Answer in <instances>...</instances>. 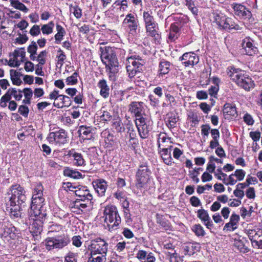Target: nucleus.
Masks as SVG:
<instances>
[{"label": "nucleus", "mask_w": 262, "mask_h": 262, "mask_svg": "<svg viewBox=\"0 0 262 262\" xmlns=\"http://www.w3.org/2000/svg\"><path fill=\"white\" fill-rule=\"evenodd\" d=\"M71 10L73 11V13L77 18H80L81 17L82 10L77 5L72 7Z\"/></svg>", "instance_id": "nucleus-54"}, {"label": "nucleus", "mask_w": 262, "mask_h": 262, "mask_svg": "<svg viewBox=\"0 0 262 262\" xmlns=\"http://www.w3.org/2000/svg\"><path fill=\"white\" fill-rule=\"evenodd\" d=\"M101 59L105 65L106 68L109 69V78L115 81V75L118 72V61L115 51V49L110 47L100 48Z\"/></svg>", "instance_id": "nucleus-2"}, {"label": "nucleus", "mask_w": 262, "mask_h": 262, "mask_svg": "<svg viewBox=\"0 0 262 262\" xmlns=\"http://www.w3.org/2000/svg\"><path fill=\"white\" fill-rule=\"evenodd\" d=\"M56 27L57 33L55 35V42L56 43H59L66 34V31L59 24H56Z\"/></svg>", "instance_id": "nucleus-38"}, {"label": "nucleus", "mask_w": 262, "mask_h": 262, "mask_svg": "<svg viewBox=\"0 0 262 262\" xmlns=\"http://www.w3.org/2000/svg\"><path fill=\"white\" fill-rule=\"evenodd\" d=\"M13 54L17 58L20 57V61L24 62L26 55V52L24 48H20L18 50H15Z\"/></svg>", "instance_id": "nucleus-47"}, {"label": "nucleus", "mask_w": 262, "mask_h": 262, "mask_svg": "<svg viewBox=\"0 0 262 262\" xmlns=\"http://www.w3.org/2000/svg\"><path fill=\"white\" fill-rule=\"evenodd\" d=\"M100 255V256H98L96 257H94L95 255H91L88 262H105L106 261V254Z\"/></svg>", "instance_id": "nucleus-43"}, {"label": "nucleus", "mask_w": 262, "mask_h": 262, "mask_svg": "<svg viewBox=\"0 0 262 262\" xmlns=\"http://www.w3.org/2000/svg\"><path fill=\"white\" fill-rule=\"evenodd\" d=\"M192 230L198 236H204L205 234L203 227L200 224L194 225L192 227Z\"/></svg>", "instance_id": "nucleus-44"}, {"label": "nucleus", "mask_w": 262, "mask_h": 262, "mask_svg": "<svg viewBox=\"0 0 262 262\" xmlns=\"http://www.w3.org/2000/svg\"><path fill=\"white\" fill-rule=\"evenodd\" d=\"M104 222L109 228L113 230L121 223V217L118 214L117 208L115 206H106L104 210Z\"/></svg>", "instance_id": "nucleus-5"}, {"label": "nucleus", "mask_w": 262, "mask_h": 262, "mask_svg": "<svg viewBox=\"0 0 262 262\" xmlns=\"http://www.w3.org/2000/svg\"><path fill=\"white\" fill-rule=\"evenodd\" d=\"M150 171L148 166L144 164L140 165L136 174V186L139 188L144 187L149 180Z\"/></svg>", "instance_id": "nucleus-7"}, {"label": "nucleus", "mask_w": 262, "mask_h": 262, "mask_svg": "<svg viewBox=\"0 0 262 262\" xmlns=\"http://www.w3.org/2000/svg\"><path fill=\"white\" fill-rule=\"evenodd\" d=\"M145 26V29L146 31V33L148 36H151L154 37L155 39H158L160 38V35L158 33V24L154 25H146Z\"/></svg>", "instance_id": "nucleus-30"}, {"label": "nucleus", "mask_w": 262, "mask_h": 262, "mask_svg": "<svg viewBox=\"0 0 262 262\" xmlns=\"http://www.w3.org/2000/svg\"><path fill=\"white\" fill-rule=\"evenodd\" d=\"M219 90V85L215 84L211 85V87L208 89L209 94L214 98L216 97L217 92Z\"/></svg>", "instance_id": "nucleus-52"}, {"label": "nucleus", "mask_w": 262, "mask_h": 262, "mask_svg": "<svg viewBox=\"0 0 262 262\" xmlns=\"http://www.w3.org/2000/svg\"><path fill=\"white\" fill-rule=\"evenodd\" d=\"M246 243L249 244L248 241L244 238H243L241 239L235 240L234 246L239 250L240 252L246 253L250 251V249L246 245Z\"/></svg>", "instance_id": "nucleus-29"}, {"label": "nucleus", "mask_w": 262, "mask_h": 262, "mask_svg": "<svg viewBox=\"0 0 262 262\" xmlns=\"http://www.w3.org/2000/svg\"><path fill=\"white\" fill-rule=\"evenodd\" d=\"M78 73L74 72L72 76H69L66 79V83L68 85H74L77 82Z\"/></svg>", "instance_id": "nucleus-46"}, {"label": "nucleus", "mask_w": 262, "mask_h": 262, "mask_svg": "<svg viewBox=\"0 0 262 262\" xmlns=\"http://www.w3.org/2000/svg\"><path fill=\"white\" fill-rule=\"evenodd\" d=\"M232 6L235 15L245 18H249L251 17V12L244 6L234 3L232 4Z\"/></svg>", "instance_id": "nucleus-20"}, {"label": "nucleus", "mask_w": 262, "mask_h": 262, "mask_svg": "<svg viewBox=\"0 0 262 262\" xmlns=\"http://www.w3.org/2000/svg\"><path fill=\"white\" fill-rule=\"evenodd\" d=\"M48 52L46 50L42 51L37 56V60L40 64H45L46 63L45 57L47 56Z\"/></svg>", "instance_id": "nucleus-50"}, {"label": "nucleus", "mask_w": 262, "mask_h": 262, "mask_svg": "<svg viewBox=\"0 0 262 262\" xmlns=\"http://www.w3.org/2000/svg\"><path fill=\"white\" fill-rule=\"evenodd\" d=\"M37 48L38 47L36 42L33 41H32L31 44L28 46L27 51L30 54H37L36 51Z\"/></svg>", "instance_id": "nucleus-55"}, {"label": "nucleus", "mask_w": 262, "mask_h": 262, "mask_svg": "<svg viewBox=\"0 0 262 262\" xmlns=\"http://www.w3.org/2000/svg\"><path fill=\"white\" fill-rule=\"evenodd\" d=\"M170 140V138H168L166 137V135L164 133H160L158 135V148L160 149V141H161L162 142L165 143L166 142H169Z\"/></svg>", "instance_id": "nucleus-49"}, {"label": "nucleus", "mask_w": 262, "mask_h": 262, "mask_svg": "<svg viewBox=\"0 0 262 262\" xmlns=\"http://www.w3.org/2000/svg\"><path fill=\"white\" fill-rule=\"evenodd\" d=\"M25 33L23 34H19V36L15 39L16 42L18 44H23L28 40V37L26 34L27 31H25Z\"/></svg>", "instance_id": "nucleus-51"}, {"label": "nucleus", "mask_w": 262, "mask_h": 262, "mask_svg": "<svg viewBox=\"0 0 262 262\" xmlns=\"http://www.w3.org/2000/svg\"><path fill=\"white\" fill-rule=\"evenodd\" d=\"M143 18L145 26L152 24L155 26V24H157L151 10L144 11L143 13Z\"/></svg>", "instance_id": "nucleus-31"}, {"label": "nucleus", "mask_w": 262, "mask_h": 262, "mask_svg": "<svg viewBox=\"0 0 262 262\" xmlns=\"http://www.w3.org/2000/svg\"><path fill=\"white\" fill-rule=\"evenodd\" d=\"M243 49H244L245 53L249 56L253 55L258 51L254 41L250 37L245 38L242 43Z\"/></svg>", "instance_id": "nucleus-15"}, {"label": "nucleus", "mask_w": 262, "mask_h": 262, "mask_svg": "<svg viewBox=\"0 0 262 262\" xmlns=\"http://www.w3.org/2000/svg\"><path fill=\"white\" fill-rule=\"evenodd\" d=\"M141 262H155L156 257L152 252L147 253L143 250L138 251L136 256Z\"/></svg>", "instance_id": "nucleus-21"}, {"label": "nucleus", "mask_w": 262, "mask_h": 262, "mask_svg": "<svg viewBox=\"0 0 262 262\" xmlns=\"http://www.w3.org/2000/svg\"><path fill=\"white\" fill-rule=\"evenodd\" d=\"M137 128L139 135L142 138L145 139L148 137L149 132V128L148 124L138 126Z\"/></svg>", "instance_id": "nucleus-40"}, {"label": "nucleus", "mask_w": 262, "mask_h": 262, "mask_svg": "<svg viewBox=\"0 0 262 262\" xmlns=\"http://www.w3.org/2000/svg\"><path fill=\"white\" fill-rule=\"evenodd\" d=\"M171 63L169 61L163 60L159 64V72L160 75H165L169 73Z\"/></svg>", "instance_id": "nucleus-34"}, {"label": "nucleus", "mask_w": 262, "mask_h": 262, "mask_svg": "<svg viewBox=\"0 0 262 262\" xmlns=\"http://www.w3.org/2000/svg\"><path fill=\"white\" fill-rule=\"evenodd\" d=\"M22 93L23 92L21 91H17L15 88L9 89L1 99V106L3 107H6L7 106V103L10 101L12 96L14 97L16 100H20L23 96Z\"/></svg>", "instance_id": "nucleus-10"}, {"label": "nucleus", "mask_w": 262, "mask_h": 262, "mask_svg": "<svg viewBox=\"0 0 262 262\" xmlns=\"http://www.w3.org/2000/svg\"><path fill=\"white\" fill-rule=\"evenodd\" d=\"M136 125L137 127L141 126L149 123V121H147V119L143 117V116H136Z\"/></svg>", "instance_id": "nucleus-45"}, {"label": "nucleus", "mask_w": 262, "mask_h": 262, "mask_svg": "<svg viewBox=\"0 0 262 262\" xmlns=\"http://www.w3.org/2000/svg\"><path fill=\"white\" fill-rule=\"evenodd\" d=\"M7 210H8L10 208V214L11 217L18 218L21 216V210H22V207L24 206L23 204L20 205L19 203H16V202L12 203V201H9L7 204Z\"/></svg>", "instance_id": "nucleus-19"}, {"label": "nucleus", "mask_w": 262, "mask_h": 262, "mask_svg": "<svg viewBox=\"0 0 262 262\" xmlns=\"http://www.w3.org/2000/svg\"><path fill=\"white\" fill-rule=\"evenodd\" d=\"M143 110V102H134L129 105V111L130 113L134 114V115H144Z\"/></svg>", "instance_id": "nucleus-25"}, {"label": "nucleus", "mask_w": 262, "mask_h": 262, "mask_svg": "<svg viewBox=\"0 0 262 262\" xmlns=\"http://www.w3.org/2000/svg\"><path fill=\"white\" fill-rule=\"evenodd\" d=\"M65 176L71 177L75 179H78L82 178V174L78 171L73 170L69 167L66 168L63 171Z\"/></svg>", "instance_id": "nucleus-33"}, {"label": "nucleus", "mask_w": 262, "mask_h": 262, "mask_svg": "<svg viewBox=\"0 0 262 262\" xmlns=\"http://www.w3.org/2000/svg\"><path fill=\"white\" fill-rule=\"evenodd\" d=\"M245 174V172L243 169H236L233 174L238 181H242L244 179Z\"/></svg>", "instance_id": "nucleus-56"}, {"label": "nucleus", "mask_w": 262, "mask_h": 262, "mask_svg": "<svg viewBox=\"0 0 262 262\" xmlns=\"http://www.w3.org/2000/svg\"><path fill=\"white\" fill-rule=\"evenodd\" d=\"M227 74L239 86L246 91H249L251 88L254 87L253 81L248 75L246 74L244 71L230 67L228 69Z\"/></svg>", "instance_id": "nucleus-4"}, {"label": "nucleus", "mask_w": 262, "mask_h": 262, "mask_svg": "<svg viewBox=\"0 0 262 262\" xmlns=\"http://www.w3.org/2000/svg\"><path fill=\"white\" fill-rule=\"evenodd\" d=\"M214 21L221 28L225 30H231L232 19L227 17L223 13H214Z\"/></svg>", "instance_id": "nucleus-12"}, {"label": "nucleus", "mask_w": 262, "mask_h": 262, "mask_svg": "<svg viewBox=\"0 0 262 262\" xmlns=\"http://www.w3.org/2000/svg\"><path fill=\"white\" fill-rule=\"evenodd\" d=\"M157 223L160 225L164 230H168L170 228V225L169 223L163 219L162 216L158 214H157Z\"/></svg>", "instance_id": "nucleus-39"}, {"label": "nucleus", "mask_w": 262, "mask_h": 262, "mask_svg": "<svg viewBox=\"0 0 262 262\" xmlns=\"http://www.w3.org/2000/svg\"><path fill=\"white\" fill-rule=\"evenodd\" d=\"M127 61L129 64L126 66V69L128 72H130L129 73L130 77L134 76L137 72H139L142 70L141 67L145 63L144 61L134 60V58L132 57H128Z\"/></svg>", "instance_id": "nucleus-13"}, {"label": "nucleus", "mask_w": 262, "mask_h": 262, "mask_svg": "<svg viewBox=\"0 0 262 262\" xmlns=\"http://www.w3.org/2000/svg\"><path fill=\"white\" fill-rule=\"evenodd\" d=\"M223 112L224 115L237 114L235 105L229 103H227L224 105Z\"/></svg>", "instance_id": "nucleus-35"}, {"label": "nucleus", "mask_w": 262, "mask_h": 262, "mask_svg": "<svg viewBox=\"0 0 262 262\" xmlns=\"http://www.w3.org/2000/svg\"><path fill=\"white\" fill-rule=\"evenodd\" d=\"M253 247L262 249V230H249L247 232Z\"/></svg>", "instance_id": "nucleus-11"}, {"label": "nucleus", "mask_w": 262, "mask_h": 262, "mask_svg": "<svg viewBox=\"0 0 262 262\" xmlns=\"http://www.w3.org/2000/svg\"><path fill=\"white\" fill-rule=\"evenodd\" d=\"M78 199L79 200L82 202H92L93 199V196L91 193H90V191L88 192V193H85V195H83L82 196H80Z\"/></svg>", "instance_id": "nucleus-59"}, {"label": "nucleus", "mask_w": 262, "mask_h": 262, "mask_svg": "<svg viewBox=\"0 0 262 262\" xmlns=\"http://www.w3.org/2000/svg\"><path fill=\"white\" fill-rule=\"evenodd\" d=\"M10 191L11 196L9 198V201H12V203L16 202V203H19L20 205L25 203L26 201V191L20 185L16 184L12 186Z\"/></svg>", "instance_id": "nucleus-8"}, {"label": "nucleus", "mask_w": 262, "mask_h": 262, "mask_svg": "<svg viewBox=\"0 0 262 262\" xmlns=\"http://www.w3.org/2000/svg\"><path fill=\"white\" fill-rule=\"evenodd\" d=\"M195 246L193 245H187L184 247V252L185 255H192L194 253V249Z\"/></svg>", "instance_id": "nucleus-58"}, {"label": "nucleus", "mask_w": 262, "mask_h": 262, "mask_svg": "<svg viewBox=\"0 0 262 262\" xmlns=\"http://www.w3.org/2000/svg\"><path fill=\"white\" fill-rule=\"evenodd\" d=\"M78 134L80 138L83 140H89L92 137V133L90 127L80 126L78 130Z\"/></svg>", "instance_id": "nucleus-27"}, {"label": "nucleus", "mask_w": 262, "mask_h": 262, "mask_svg": "<svg viewBox=\"0 0 262 262\" xmlns=\"http://www.w3.org/2000/svg\"><path fill=\"white\" fill-rule=\"evenodd\" d=\"M239 221V216L234 213H232L230 218L229 222L226 223L224 227V231H234L237 229V225Z\"/></svg>", "instance_id": "nucleus-23"}, {"label": "nucleus", "mask_w": 262, "mask_h": 262, "mask_svg": "<svg viewBox=\"0 0 262 262\" xmlns=\"http://www.w3.org/2000/svg\"><path fill=\"white\" fill-rule=\"evenodd\" d=\"M89 191V190L86 189L85 187L81 186L78 189L74 190L75 193L78 197H80V196H82L83 195H85V193H88Z\"/></svg>", "instance_id": "nucleus-53"}, {"label": "nucleus", "mask_w": 262, "mask_h": 262, "mask_svg": "<svg viewBox=\"0 0 262 262\" xmlns=\"http://www.w3.org/2000/svg\"><path fill=\"white\" fill-rule=\"evenodd\" d=\"M21 62H22L20 60H18V58L13 54V57L10 58L8 64L11 67H17Z\"/></svg>", "instance_id": "nucleus-48"}, {"label": "nucleus", "mask_w": 262, "mask_h": 262, "mask_svg": "<svg viewBox=\"0 0 262 262\" xmlns=\"http://www.w3.org/2000/svg\"><path fill=\"white\" fill-rule=\"evenodd\" d=\"M61 229L62 227L60 225H53L51 227V230L49 231V233L57 231L59 234L54 237H49L46 239L45 246L48 250H51L54 248H62L70 243L69 237L62 233Z\"/></svg>", "instance_id": "nucleus-3"}, {"label": "nucleus", "mask_w": 262, "mask_h": 262, "mask_svg": "<svg viewBox=\"0 0 262 262\" xmlns=\"http://www.w3.org/2000/svg\"><path fill=\"white\" fill-rule=\"evenodd\" d=\"M81 236L79 235L74 236L72 238L73 245L76 246V247H80L82 244V242L81 241Z\"/></svg>", "instance_id": "nucleus-60"}, {"label": "nucleus", "mask_w": 262, "mask_h": 262, "mask_svg": "<svg viewBox=\"0 0 262 262\" xmlns=\"http://www.w3.org/2000/svg\"><path fill=\"white\" fill-rule=\"evenodd\" d=\"M88 250L91 252V255L106 254L108 251V244L103 239L97 238L91 242L88 246Z\"/></svg>", "instance_id": "nucleus-6"}, {"label": "nucleus", "mask_w": 262, "mask_h": 262, "mask_svg": "<svg viewBox=\"0 0 262 262\" xmlns=\"http://www.w3.org/2000/svg\"><path fill=\"white\" fill-rule=\"evenodd\" d=\"M49 98L54 99V105L60 108L63 107V103H65V99H69V97L63 95H59V91L54 90L50 94Z\"/></svg>", "instance_id": "nucleus-18"}, {"label": "nucleus", "mask_w": 262, "mask_h": 262, "mask_svg": "<svg viewBox=\"0 0 262 262\" xmlns=\"http://www.w3.org/2000/svg\"><path fill=\"white\" fill-rule=\"evenodd\" d=\"M246 194L247 197L250 199H253L255 197V190L253 187L249 188L246 192Z\"/></svg>", "instance_id": "nucleus-61"}, {"label": "nucleus", "mask_w": 262, "mask_h": 262, "mask_svg": "<svg viewBox=\"0 0 262 262\" xmlns=\"http://www.w3.org/2000/svg\"><path fill=\"white\" fill-rule=\"evenodd\" d=\"M123 24L126 25L130 32L136 33L138 26V21L132 13L128 14L123 21Z\"/></svg>", "instance_id": "nucleus-17"}, {"label": "nucleus", "mask_w": 262, "mask_h": 262, "mask_svg": "<svg viewBox=\"0 0 262 262\" xmlns=\"http://www.w3.org/2000/svg\"><path fill=\"white\" fill-rule=\"evenodd\" d=\"M180 61H183V64L185 67L193 66L196 64L199 61V57L194 52L184 53L179 58Z\"/></svg>", "instance_id": "nucleus-14"}, {"label": "nucleus", "mask_w": 262, "mask_h": 262, "mask_svg": "<svg viewBox=\"0 0 262 262\" xmlns=\"http://www.w3.org/2000/svg\"><path fill=\"white\" fill-rule=\"evenodd\" d=\"M67 133L63 129L51 132L48 137L50 143L59 145L66 143L67 142Z\"/></svg>", "instance_id": "nucleus-9"}, {"label": "nucleus", "mask_w": 262, "mask_h": 262, "mask_svg": "<svg viewBox=\"0 0 262 262\" xmlns=\"http://www.w3.org/2000/svg\"><path fill=\"white\" fill-rule=\"evenodd\" d=\"M94 183V187L99 194L101 196L104 195L107 186L106 182L103 179H99Z\"/></svg>", "instance_id": "nucleus-26"}, {"label": "nucleus", "mask_w": 262, "mask_h": 262, "mask_svg": "<svg viewBox=\"0 0 262 262\" xmlns=\"http://www.w3.org/2000/svg\"><path fill=\"white\" fill-rule=\"evenodd\" d=\"M54 26L53 21H50L48 24L42 25L41 30L44 34H50L52 33Z\"/></svg>", "instance_id": "nucleus-41"}, {"label": "nucleus", "mask_w": 262, "mask_h": 262, "mask_svg": "<svg viewBox=\"0 0 262 262\" xmlns=\"http://www.w3.org/2000/svg\"><path fill=\"white\" fill-rule=\"evenodd\" d=\"M40 33V29L38 25H34L29 31V33L32 36H36Z\"/></svg>", "instance_id": "nucleus-57"}, {"label": "nucleus", "mask_w": 262, "mask_h": 262, "mask_svg": "<svg viewBox=\"0 0 262 262\" xmlns=\"http://www.w3.org/2000/svg\"><path fill=\"white\" fill-rule=\"evenodd\" d=\"M98 86L100 89V94L104 98L108 97L110 88L105 79L100 80L98 83Z\"/></svg>", "instance_id": "nucleus-28"}, {"label": "nucleus", "mask_w": 262, "mask_h": 262, "mask_svg": "<svg viewBox=\"0 0 262 262\" xmlns=\"http://www.w3.org/2000/svg\"><path fill=\"white\" fill-rule=\"evenodd\" d=\"M110 117L111 118V119L110 120L111 121L113 126L115 127L117 131L121 132L123 125L119 116H110Z\"/></svg>", "instance_id": "nucleus-37"}, {"label": "nucleus", "mask_w": 262, "mask_h": 262, "mask_svg": "<svg viewBox=\"0 0 262 262\" xmlns=\"http://www.w3.org/2000/svg\"><path fill=\"white\" fill-rule=\"evenodd\" d=\"M198 217L204 222L210 220V217L206 210L203 209H199L198 212Z\"/></svg>", "instance_id": "nucleus-42"}, {"label": "nucleus", "mask_w": 262, "mask_h": 262, "mask_svg": "<svg viewBox=\"0 0 262 262\" xmlns=\"http://www.w3.org/2000/svg\"><path fill=\"white\" fill-rule=\"evenodd\" d=\"M64 262H77L75 254L73 253H69L65 257Z\"/></svg>", "instance_id": "nucleus-64"}, {"label": "nucleus", "mask_w": 262, "mask_h": 262, "mask_svg": "<svg viewBox=\"0 0 262 262\" xmlns=\"http://www.w3.org/2000/svg\"><path fill=\"white\" fill-rule=\"evenodd\" d=\"M31 218L34 222L30 227V232L34 237L37 238L42 231V224L45 219L40 220L38 216H33Z\"/></svg>", "instance_id": "nucleus-16"}, {"label": "nucleus", "mask_w": 262, "mask_h": 262, "mask_svg": "<svg viewBox=\"0 0 262 262\" xmlns=\"http://www.w3.org/2000/svg\"><path fill=\"white\" fill-rule=\"evenodd\" d=\"M159 152L163 162L168 165H171L172 163V159L171 156V152L168 148H163L159 149Z\"/></svg>", "instance_id": "nucleus-24"}, {"label": "nucleus", "mask_w": 262, "mask_h": 262, "mask_svg": "<svg viewBox=\"0 0 262 262\" xmlns=\"http://www.w3.org/2000/svg\"><path fill=\"white\" fill-rule=\"evenodd\" d=\"M186 5L188 7L189 10L191 11L192 13L194 15H197L198 13V8L195 6L193 2H191L190 3H188L187 4H186Z\"/></svg>", "instance_id": "nucleus-62"}, {"label": "nucleus", "mask_w": 262, "mask_h": 262, "mask_svg": "<svg viewBox=\"0 0 262 262\" xmlns=\"http://www.w3.org/2000/svg\"><path fill=\"white\" fill-rule=\"evenodd\" d=\"M179 28L174 24L171 25L169 33L168 35V39L171 41H173L179 37Z\"/></svg>", "instance_id": "nucleus-32"}, {"label": "nucleus", "mask_w": 262, "mask_h": 262, "mask_svg": "<svg viewBox=\"0 0 262 262\" xmlns=\"http://www.w3.org/2000/svg\"><path fill=\"white\" fill-rule=\"evenodd\" d=\"M68 155L73 158V164L76 166L85 165V161L81 154L77 152L74 149L69 151Z\"/></svg>", "instance_id": "nucleus-22"}, {"label": "nucleus", "mask_w": 262, "mask_h": 262, "mask_svg": "<svg viewBox=\"0 0 262 262\" xmlns=\"http://www.w3.org/2000/svg\"><path fill=\"white\" fill-rule=\"evenodd\" d=\"M43 186L37 184L34 188L32 203L29 214L31 217L38 216L40 220L45 219L47 215L46 210L43 207L45 199L43 195Z\"/></svg>", "instance_id": "nucleus-1"}, {"label": "nucleus", "mask_w": 262, "mask_h": 262, "mask_svg": "<svg viewBox=\"0 0 262 262\" xmlns=\"http://www.w3.org/2000/svg\"><path fill=\"white\" fill-rule=\"evenodd\" d=\"M10 75L13 84L19 85L21 83L22 81L19 78V77L21 76L20 72L12 69L10 71Z\"/></svg>", "instance_id": "nucleus-36"}, {"label": "nucleus", "mask_w": 262, "mask_h": 262, "mask_svg": "<svg viewBox=\"0 0 262 262\" xmlns=\"http://www.w3.org/2000/svg\"><path fill=\"white\" fill-rule=\"evenodd\" d=\"M178 118V117H176V116H171L169 117L167 121L168 125L171 127H174L175 124L179 120Z\"/></svg>", "instance_id": "nucleus-63"}]
</instances>
